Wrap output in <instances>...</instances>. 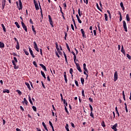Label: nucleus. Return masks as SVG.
<instances>
[{
  "label": "nucleus",
  "mask_w": 131,
  "mask_h": 131,
  "mask_svg": "<svg viewBox=\"0 0 131 131\" xmlns=\"http://www.w3.org/2000/svg\"><path fill=\"white\" fill-rule=\"evenodd\" d=\"M41 74L42 76H43V78L45 79H47V77H46V74H45V73L42 71H41Z\"/></svg>",
  "instance_id": "21"
},
{
  "label": "nucleus",
  "mask_w": 131,
  "mask_h": 131,
  "mask_svg": "<svg viewBox=\"0 0 131 131\" xmlns=\"http://www.w3.org/2000/svg\"><path fill=\"white\" fill-rule=\"evenodd\" d=\"M70 74H72V73H73V69L72 68L70 69Z\"/></svg>",
  "instance_id": "44"
},
{
  "label": "nucleus",
  "mask_w": 131,
  "mask_h": 131,
  "mask_svg": "<svg viewBox=\"0 0 131 131\" xmlns=\"http://www.w3.org/2000/svg\"><path fill=\"white\" fill-rule=\"evenodd\" d=\"M96 6H97V9L100 11V12H102V9H101V8H100V7L99 6V4H98V3L96 4Z\"/></svg>",
  "instance_id": "36"
},
{
  "label": "nucleus",
  "mask_w": 131,
  "mask_h": 131,
  "mask_svg": "<svg viewBox=\"0 0 131 131\" xmlns=\"http://www.w3.org/2000/svg\"><path fill=\"white\" fill-rule=\"evenodd\" d=\"M89 107L91 108V112L93 111V106H92V105L89 104Z\"/></svg>",
  "instance_id": "54"
},
{
  "label": "nucleus",
  "mask_w": 131,
  "mask_h": 131,
  "mask_svg": "<svg viewBox=\"0 0 131 131\" xmlns=\"http://www.w3.org/2000/svg\"><path fill=\"white\" fill-rule=\"evenodd\" d=\"M84 69V71H85V72H86L87 73H89V71H88V69H86V68H83Z\"/></svg>",
  "instance_id": "50"
},
{
  "label": "nucleus",
  "mask_w": 131,
  "mask_h": 131,
  "mask_svg": "<svg viewBox=\"0 0 131 131\" xmlns=\"http://www.w3.org/2000/svg\"><path fill=\"white\" fill-rule=\"evenodd\" d=\"M39 51H40V53L41 56H42V49H41V48H40L39 49Z\"/></svg>",
  "instance_id": "52"
},
{
  "label": "nucleus",
  "mask_w": 131,
  "mask_h": 131,
  "mask_svg": "<svg viewBox=\"0 0 131 131\" xmlns=\"http://www.w3.org/2000/svg\"><path fill=\"white\" fill-rule=\"evenodd\" d=\"M63 104H65L64 107H67V106H68V103L66 102V100H65V99H63Z\"/></svg>",
  "instance_id": "30"
},
{
  "label": "nucleus",
  "mask_w": 131,
  "mask_h": 131,
  "mask_svg": "<svg viewBox=\"0 0 131 131\" xmlns=\"http://www.w3.org/2000/svg\"><path fill=\"white\" fill-rule=\"evenodd\" d=\"M71 124L72 127H73V128H74L75 127V126L74 125V124L73 122H71Z\"/></svg>",
  "instance_id": "58"
},
{
  "label": "nucleus",
  "mask_w": 131,
  "mask_h": 131,
  "mask_svg": "<svg viewBox=\"0 0 131 131\" xmlns=\"http://www.w3.org/2000/svg\"><path fill=\"white\" fill-rule=\"evenodd\" d=\"M75 83L76 86H79L78 82L77 80H75Z\"/></svg>",
  "instance_id": "49"
},
{
  "label": "nucleus",
  "mask_w": 131,
  "mask_h": 131,
  "mask_svg": "<svg viewBox=\"0 0 131 131\" xmlns=\"http://www.w3.org/2000/svg\"><path fill=\"white\" fill-rule=\"evenodd\" d=\"M55 46H56V50H57V51H58V53H59V51H60V49H59V45H58L57 42L55 43Z\"/></svg>",
  "instance_id": "23"
},
{
  "label": "nucleus",
  "mask_w": 131,
  "mask_h": 131,
  "mask_svg": "<svg viewBox=\"0 0 131 131\" xmlns=\"http://www.w3.org/2000/svg\"><path fill=\"white\" fill-rule=\"evenodd\" d=\"M29 50L30 54L32 56V58H35V56H34V54H33V51H32V50H31V48H30V47H29Z\"/></svg>",
  "instance_id": "9"
},
{
  "label": "nucleus",
  "mask_w": 131,
  "mask_h": 131,
  "mask_svg": "<svg viewBox=\"0 0 131 131\" xmlns=\"http://www.w3.org/2000/svg\"><path fill=\"white\" fill-rule=\"evenodd\" d=\"M19 8H18V10H22L23 8V6H22V2L21 0H18Z\"/></svg>",
  "instance_id": "8"
},
{
  "label": "nucleus",
  "mask_w": 131,
  "mask_h": 131,
  "mask_svg": "<svg viewBox=\"0 0 131 131\" xmlns=\"http://www.w3.org/2000/svg\"><path fill=\"white\" fill-rule=\"evenodd\" d=\"M12 63L14 66H16V63H15V60H12Z\"/></svg>",
  "instance_id": "60"
},
{
  "label": "nucleus",
  "mask_w": 131,
  "mask_h": 131,
  "mask_svg": "<svg viewBox=\"0 0 131 131\" xmlns=\"http://www.w3.org/2000/svg\"><path fill=\"white\" fill-rule=\"evenodd\" d=\"M34 48L37 52H39V49H38V47H37V44H36V42L34 41Z\"/></svg>",
  "instance_id": "5"
},
{
  "label": "nucleus",
  "mask_w": 131,
  "mask_h": 131,
  "mask_svg": "<svg viewBox=\"0 0 131 131\" xmlns=\"http://www.w3.org/2000/svg\"><path fill=\"white\" fill-rule=\"evenodd\" d=\"M75 64H76V68L77 70L80 73L82 72V70H81V68H80V66H79V63H76V61H75Z\"/></svg>",
  "instance_id": "1"
},
{
  "label": "nucleus",
  "mask_w": 131,
  "mask_h": 131,
  "mask_svg": "<svg viewBox=\"0 0 131 131\" xmlns=\"http://www.w3.org/2000/svg\"><path fill=\"white\" fill-rule=\"evenodd\" d=\"M3 93H7V94L10 93V91L8 89H6L5 90L3 91Z\"/></svg>",
  "instance_id": "33"
},
{
  "label": "nucleus",
  "mask_w": 131,
  "mask_h": 131,
  "mask_svg": "<svg viewBox=\"0 0 131 131\" xmlns=\"http://www.w3.org/2000/svg\"><path fill=\"white\" fill-rule=\"evenodd\" d=\"M32 29L34 32V34L35 35L36 34V31H35V28H34V26H32Z\"/></svg>",
  "instance_id": "16"
},
{
  "label": "nucleus",
  "mask_w": 131,
  "mask_h": 131,
  "mask_svg": "<svg viewBox=\"0 0 131 131\" xmlns=\"http://www.w3.org/2000/svg\"><path fill=\"white\" fill-rule=\"evenodd\" d=\"M63 55H64L66 63L68 64V61L67 60V56L66 55V54H65L64 52H63Z\"/></svg>",
  "instance_id": "20"
},
{
  "label": "nucleus",
  "mask_w": 131,
  "mask_h": 131,
  "mask_svg": "<svg viewBox=\"0 0 131 131\" xmlns=\"http://www.w3.org/2000/svg\"><path fill=\"white\" fill-rule=\"evenodd\" d=\"M14 24L16 26L17 28H20V25H19V24L18 23V22L17 21L15 22Z\"/></svg>",
  "instance_id": "32"
},
{
  "label": "nucleus",
  "mask_w": 131,
  "mask_h": 131,
  "mask_svg": "<svg viewBox=\"0 0 131 131\" xmlns=\"http://www.w3.org/2000/svg\"><path fill=\"white\" fill-rule=\"evenodd\" d=\"M20 110H21L22 111H24V108H23V107L22 106H20Z\"/></svg>",
  "instance_id": "64"
},
{
  "label": "nucleus",
  "mask_w": 131,
  "mask_h": 131,
  "mask_svg": "<svg viewBox=\"0 0 131 131\" xmlns=\"http://www.w3.org/2000/svg\"><path fill=\"white\" fill-rule=\"evenodd\" d=\"M30 23L31 24H33V21H32V19L31 18L30 19Z\"/></svg>",
  "instance_id": "63"
},
{
  "label": "nucleus",
  "mask_w": 131,
  "mask_h": 131,
  "mask_svg": "<svg viewBox=\"0 0 131 131\" xmlns=\"http://www.w3.org/2000/svg\"><path fill=\"white\" fill-rule=\"evenodd\" d=\"M25 84L26 85H27L28 89H29V90H30V85L27 82H25Z\"/></svg>",
  "instance_id": "38"
},
{
  "label": "nucleus",
  "mask_w": 131,
  "mask_h": 131,
  "mask_svg": "<svg viewBox=\"0 0 131 131\" xmlns=\"http://www.w3.org/2000/svg\"><path fill=\"white\" fill-rule=\"evenodd\" d=\"M63 74H64V80L66 81V83H67L68 80L67 79V75H66V72H64Z\"/></svg>",
  "instance_id": "12"
},
{
  "label": "nucleus",
  "mask_w": 131,
  "mask_h": 131,
  "mask_svg": "<svg viewBox=\"0 0 131 131\" xmlns=\"http://www.w3.org/2000/svg\"><path fill=\"white\" fill-rule=\"evenodd\" d=\"M32 108L34 110V111L36 112V107H35V106H33Z\"/></svg>",
  "instance_id": "51"
},
{
  "label": "nucleus",
  "mask_w": 131,
  "mask_h": 131,
  "mask_svg": "<svg viewBox=\"0 0 131 131\" xmlns=\"http://www.w3.org/2000/svg\"><path fill=\"white\" fill-rule=\"evenodd\" d=\"M34 5H35V7L36 11H37L38 10H39V7H38V3H37V2H36L35 3H34Z\"/></svg>",
  "instance_id": "14"
},
{
  "label": "nucleus",
  "mask_w": 131,
  "mask_h": 131,
  "mask_svg": "<svg viewBox=\"0 0 131 131\" xmlns=\"http://www.w3.org/2000/svg\"><path fill=\"white\" fill-rule=\"evenodd\" d=\"M33 64L35 67L37 68V64L36 63V61H33Z\"/></svg>",
  "instance_id": "43"
},
{
  "label": "nucleus",
  "mask_w": 131,
  "mask_h": 131,
  "mask_svg": "<svg viewBox=\"0 0 131 131\" xmlns=\"http://www.w3.org/2000/svg\"><path fill=\"white\" fill-rule=\"evenodd\" d=\"M41 84L43 89H46V86H45V84H43V82L41 81Z\"/></svg>",
  "instance_id": "59"
},
{
  "label": "nucleus",
  "mask_w": 131,
  "mask_h": 131,
  "mask_svg": "<svg viewBox=\"0 0 131 131\" xmlns=\"http://www.w3.org/2000/svg\"><path fill=\"white\" fill-rule=\"evenodd\" d=\"M83 73L85 75H86V78L88 79V78L89 77V75L86 74V72L84 71Z\"/></svg>",
  "instance_id": "46"
},
{
  "label": "nucleus",
  "mask_w": 131,
  "mask_h": 131,
  "mask_svg": "<svg viewBox=\"0 0 131 131\" xmlns=\"http://www.w3.org/2000/svg\"><path fill=\"white\" fill-rule=\"evenodd\" d=\"M28 97H29V101L30 104H31L32 105H33V103L32 102V100H31V97H30V95H28Z\"/></svg>",
  "instance_id": "24"
},
{
  "label": "nucleus",
  "mask_w": 131,
  "mask_h": 131,
  "mask_svg": "<svg viewBox=\"0 0 131 131\" xmlns=\"http://www.w3.org/2000/svg\"><path fill=\"white\" fill-rule=\"evenodd\" d=\"M81 82L82 84H83L84 83V78H83V77L81 78Z\"/></svg>",
  "instance_id": "35"
},
{
  "label": "nucleus",
  "mask_w": 131,
  "mask_h": 131,
  "mask_svg": "<svg viewBox=\"0 0 131 131\" xmlns=\"http://www.w3.org/2000/svg\"><path fill=\"white\" fill-rule=\"evenodd\" d=\"M72 54L74 56V63H75V62H78V60L76 59V55L75 54V53H74V52L72 51Z\"/></svg>",
  "instance_id": "7"
},
{
  "label": "nucleus",
  "mask_w": 131,
  "mask_h": 131,
  "mask_svg": "<svg viewBox=\"0 0 131 131\" xmlns=\"http://www.w3.org/2000/svg\"><path fill=\"white\" fill-rule=\"evenodd\" d=\"M64 110L68 114H69V112H68V110H67V107L66 106V105L64 107Z\"/></svg>",
  "instance_id": "41"
},
{
  "label": "nucleus",
  "mask_w": 131,
  "mask_h": 131,
  "mask_svg": "<svg viewBox=\"0 0 131 131\" xmlns=\"http://www.w3.org/2000/svg\"><path fill=\"white\" fill-rule=\"evenodd\" d=\"M101 125L102 126H103V127H105V126H106V125H105V122L104 121L102 122Z\"/></svg>",
  "instance_id": "42"
},
{
  "label": "nucleus",
  "mask_w": 131,
  "mask_h": 131,
  "mask_svg": "<svg viewBox=\"0 0 131 131\" xmlns=\"http://www.w3.org/2000/svg\"><path fill=\"white\" fill-rule=\"evenodd\" d=\"M16 50H19L20 49V44H19V41H17L16 45Z\"/></svg>",
  "instance_id": "15"
},
{
  "label": "nucleus",
  "mask_w": 131,
  "mask_h": 131,
  "mask_svg": "<svg viewBox=\"0 0 131 131\" xmlns=\"http://www.w3.org/2000/svg\"><path fill=\"white\" fill-rule=\"evenodd\" d=\"M40 66L41 67H42V68L43 69V70H45V71H47V68H46V66H45L42 64H40Z\"/></svg>",
  "instance_id": "18"
},
{
  "label": "nucleus",
  "mask_w": 131,
  "mask_h": 131,
  "mask_svg": "<svg viewBox=\"0 0 131 131\" xmlns=\"http://www.w3.org/2000/svg\"><path fill=\"white\" fill-rule=\"evenodd\" d=\"M76 17L78 20V22H79L80 24H81L82 22L81 21V20H80V18H79V16H78V14H76Z\"/></svg>",
  "instance_id": "13"
},
{
  "label": "nucleus",
  "mask_w": 131,
  "mask_h": 131,
  "mask_svg": "<svg viewBox=\"0 0 131 131\" xmlns=\"http://www.w3.org/2000/svg\"><path fill=\"white\" fill-rule=\"evenodd\" d=\"M123 26L125 31L126 32H127V28L126 27V23L124 20L123 21Z\"/></svg>",
  "instance_id": "4"
},
{
  "label": "nucleus",
  "mask_w": 131,
  "mask_h": 131,
  "mask_svg": "<svg viewBox=\"0 0 131 131\" xmlns=\"http://www.w3.org/2000/svg\"><path fill=\"white\" fill-rule=\"evenodd\" d=\"M82 96H83V97H85V95H84V90H82Z\"/></svg>",
  "instance_id": "47"
},
{
  "label": "nucleus",
  "mask_w": 131,
  "mask_h": 131,
  "mask_svg": "<svg viewBox=\"0 0 131 131\" xmlns=\"http://www.w3.org/2000/svg\"><path fill=\"white\" fill-rule=\"evenodd\" d=\"M120 7L122 8L123 11H124V6H123V3L122 2L120 3Z\"/></svg>",
  "instance_id": "28"
},
{
  "label": "nucleus",
  "mask_w": 131,
  "mask_h": 131,
  "mask_svg": "<svg viewBox=\"0 0 131 131\" xmlns=\"http://www.w3.org/2000/svg\"><path fill=\"white\" fill-rule=\"evenodd\" d=\"M126 57H127V58H128V59H129V60H130V59H131V56H130V55H129V54H126Z\"/></svg>",
  "instance_id": "45"
},
{
  "label": "nucleus",
  "mask_w": 131,
  "mask_h": 131,
  "mask_svg": "<svg viewBox=\"0 0 131 131\" xmlns=\"http://www.w3.org/2000/svg\"><path fill=\"white\" fill-rule=\"evenodd\" d=\"M48 18L49 19V22H50V25H51L52 27H54V25L53 23V20L52 19V17H51V15H48Z\"/></svg>",
  "instance_id": "2"
},
{
  "label": "nucleus",
  "mask_w": 131,
  "mask_h": 131,
  "mask_svg": "<svg viewBox=\"0 0 131 131\" xmlns=\"http://www.w3.org/2000/svg\"><path fill=\"white\" fill-rule=\"evenodd\" d=\"M104 18L105 21H108V16L107 15V14H104Z\"/></svg>",
  "instance_id": "37"
},
{
  "label": "nucleus",
  "mask_w": 131,
  "mask_h": 131,
  "mask_svg": "<svg viewBox=\"0 0 131 131\" xmlns=\"http://www.w3.org/2000/svg\"><path fill=\"white\" fill-rule=\"evenodd\" d=\"M47 80H48V81H51V79L50 78V76H47Z\"/></svg>",
  "instance_id": "61"
},
{
  "label": "nucleus",
  "mask_w": 131,
  "mask_h": 131,
  "mask_svg": "<svg viewBox=\"0 0 131 131\" xmlns=\"http://www.w3.org/2000/svg\"><path fill=\"white\" fill-rule=\"evenodd\" d=\"M118 79V74L117 73V72H115L114 74V81H116Z\"/></svg>",
  "instance_id": "6"
},
{
  "label": "nucleus",
  "mask_w": 131,
  "mask_h": 131,
  "mask_svg": "<svg viewBox=\"0 0 131 131\" xmlns=\"http://www.w3.org/2000/svg\"><path fill=\"white\" fill-rule=\"evenodd\" d=\"M14 60V62H15V63H18V60H17V58L16 57H14L13 58Z\"/></svg>",
  "instance_id": "53"
},
{
  "label": "nucleus",
  "mask_w": 131,
  "mask_h": 131,
  "mask_svg": "<svg viewBox=\"0 0 131 131\" xmlns=\"http://www.w3.org/2000/svg\"><path fill=\"white\" fill-rule=\"evenodd\" d=\"M65 128L66 129V130L70 131V130H69V125H68V124H66V125L65 126Z\"/></svg>",
  "instance_id": "25"
},
{
  "label": "nucleus",
  "mask_w": 131,
  "mask_h": 131,
  "mask_svg": "<svg viewBox=\"0 0 131 131\" xmlns=\"http://www.w3.org/2000/svg\"><path fill=\"white\" fill-rule=\"evenodd\" d=\"M16 92H17V93H18V94L19 95V96H21V95H22V92H21V91H20V90H17Z\"/></svg>",
  "instance_id": "39"
},
{
  "label": "nucleus",
  "mask_w": 131,
  "mask_h": 131,
  "mask_svg": "<svg viewBox=\"0 0 131 131\" xmlns=\"http://www.w3.org/2000/svg\"><path fill=\"white\" fill-rule=\"evenodd\" d=\"M121 52H122V53L123 54H124H124H125V51L124 50V49L123 48V46H122Z\"/></svg>",
  "instance_id": "26"
},
{
  "label": "nucleus",
  "mask_w": 131,
  "mask_h": 131,
  "mask_svg": "<svg viewBox=\"0 0 131 131\" xmlns=\"http://www.w3.org/2000/svg\"><path fill=\"white\" fill-rule=\"evenodd\" d=\"M116 127H117V123H116L115 125H114L112 127V129H114V130L115 131H117V128H116Z\"/></svg>",
  "instance_id": "10"
},
{
  "label": "nucleus",
  "mask_w": 131,
  "mask_h": 131,
  "mask_svg": "<svg viewBox=\"0 0 131 131\" xmlns=\"http://www.w3.org/2000/svg\"><path fill=\"white\" fill-rule=\"evenodd\" d=\"M1 26H2V27L3 28L4 32H6V31H7V30H6V27H5V25H4V24H2Z\"/></svg>",
  "instance_id": "22"
},
{
  "label": "nucleus",
  "mask_w": 131,
  "mask_h": 131,
  "mask_svg": "<svg viewBox=\"0 0 131 131\" xmlns=\"http://www.w3.org/2000/svg\"><path fill=\"white\" fill-rule=\"evenodd\" d=\"M21 24L23 29H24V30H25L26 32H27V27L26 26V25H25V24H24V23H23V21H21Z\"/></svg>",
  "instance_id": "3"
},
{
  "label": "nucleus",
  "mask_w": 131,
  "mask_h": 131,
  "mask_svg": "<svg viewBox=\"0 0 131 131\" xmlns=\"http://www.w3.org/2000/svg\"><path fill=\"white\" fill-rule=\"evenodd\" d=\"M89 101H90V102H91V103H93V98H89Z\"/></svg>",
  "instance_id": "62"
},
{
  "label": "nucleus",
  "mask_w": 131,
  "mask_h": 131,
  "mask_svg": "<svg viewBox=\"0 0 131 131\" xmlns=\"http://www.w3.org/2000/svg\"><path fill=\"white\" fill-rule=\"evenodd\" d=\"M61 13L62 14V17L63 18V19H64V20H65V16H64V13L62 12H61Z\"/></svg>",
  "instance_id": "48"
},
{
  "label": "nucleus",
  "mask_w": 131,
  "mask_h": 131,
  "mask_svg": "<svg viewBox=\"0 0 131 131\" xmlns=\"http://www.w3.org/2000/svg\"><path fill=\"white\" fill-rule=\"evenodd\" d=\"M126 18L127 21H130V19L129 18V15H128V14H126Z\"/></svg>",
  "instance_id": "31"
},
{
  "label": "nucleus",
  "mask_w": 131,
  "mask_h": 131,
  "mask_svg": "<svg viewBox=\"0 0 131 131\" xmlns=\"http://www.w3.org/2000/svg\"><path fill=\"white\" fill-rule=\"evenodd\" d=\"M81 32L82 34H84L85 33L84 31H83V29H81Z\"/></svg>",
  "instance_id": "57"
},
{
  "label": "nucleus",
  "mask_w": 131,
  "mask_h": 131,
  "mask_svg": "<svg viewBox=\"0 0 131 131\" xmlns=\"http://www.w3.org/2000/svg\"><path fill=\"white\" fill-rule=\"evenodd\" d=\"M66 47L67 49L68 50L69 52H71V51L70 50V48H69V46L68 45V43H66Z\"/></svg>",
  "instance_id": "34"
},
{
  "label": "nucleus",
  "mask_w": 131,
  "mask_h": 131,
  "mask_svg": "<svg viewBox=\"0 0 131 131\" xmlns=\"http://www.w3.org/2000/svg\"><path fill=\"white\" fill-rule=\"evenodd\" d=\"M0 48H5V43L4 42L0 41Z\"/></svg>",
  "instance_id": "19"
},
{
  "label": "nucleus",
  "mask_w": 131,
  "mask_h": 131,
  "mask_svg": "<svg viewBox=\"0 0 131 131\" xmlns=\"http://www.w3.org/2000/svg\"><path fill=\"white\" fill-rule=\"evenodd\" d=\"M23 103H24V104H26V105H27V104H28V101H27V100H26V98H24Z\"/></svg>",
  "instance_id": "27"
},
{
  "label": "nucleus",
  "mask_w": 131,
  "mask_h": 131,
  "mask_svg": "<svg viewBox=\"0 0 131 131\" xmlns=\"http://www.w3.org/2000/svg\"><path fill=\"white\" fill-rule=\"evenodd\" d=\"M6 6V0L2 1V10L5 9V6Z\"/></svg>",
  "instance_id": "11"
},
{
  "label": "nucleus",
  "mask_w": 131,
  "mask_h": 131,
  "mask_svg": "<svg viewBox=\"0 0 131 131\" xmlns=\"http://www.w3.org/2000/svg\"><path fill=\"white\" fill-rule=\"evenodd\" d=\"M71 28H72V30L74 31V26H73V24H71Z\"/></svg>",
  "instance_id": "56"
},
{
  "label": "nucleus",
  "mask_w": 131,
  "mask_h": 131,
  "mask_svg": "<svg viewBox=\"0 0 131 131\" xmlns=\"http://www.w3.org/2000/svg\"><path fill=\"white\" fill-rule=\"evenodd\" d=\"M90 116L92 117V118H95V117L94 116V114H93V111L91 112Z\"/></svg>",
  "instance_id": "40"
},
{
  "label": "nucleus",
  "mask_w": 131,
  "mask_h": 131,
  "mask_svg": "<svg viewBox=\"0 0 131 131\" xmlns=\"http://www.w3.org/2000/svg\"><path fill=\"white\" fill-rule=\"evenodd\" d=\"M78 15L79 16V17H81L82 15V12H81V11H80V9H78Z\"/></svg>",
  "instance_id": "17"
},
{
  "label": "nucleus",
  "mask_w": 131,
  "mask_h": 131,
  "mask_svg": "<svg viewBox=\"0 0 131 131\" xmlns=\"http://www.w3.org/2000/svg\"><path fill=\"white\" fill-rule=\"evenodd\" d=\"M18 68H19V67L17 65H15L14 66V69H18Z\"/></svg>",
  "instance_id": "55"
},
{
  "label": "nucleus",
  "mask_w": 131,
  "mask_h": 131,
  "mask_svg": "<svg viewBox=\"0 0 131 131\" xmlns=\"http://www.w3.org/2000/svg\"><path fill=\"white\" fill-rule=\"evenodd\" d=\"M24 52L25 54L27 55V56H28L29 55V53H28V52L26 50V49H24Z\"/></svg>",
  "instance_id": "29"
}]
</instances>
